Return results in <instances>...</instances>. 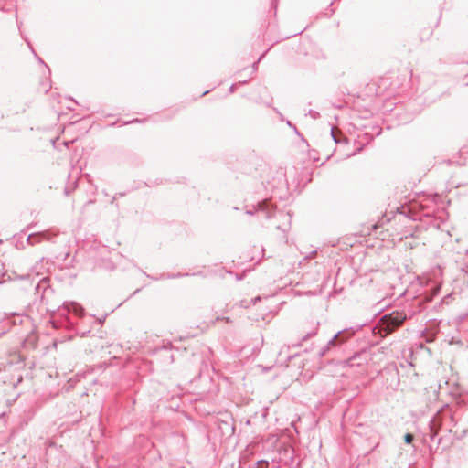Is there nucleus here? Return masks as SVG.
<instances>
[{
	"label": "nucleus",
	"instance_id": "f3484780",
	"mask_svg": "<svg viewBox=\"0 0 468 468\" xmlns=\"http://www.w3.org/2000/svg\"><path fill=\"white\" fill-rule=\"evenodd\" d=\"M238 84L234 83L232 84L230 87H229V92L230 93H233L236 90V87H237Z\"/></svg>",
	"mask_w": 468,
	"mask_h": 468
},
{
	"label": "nucleus",
	"instance_id": "1a4fd4ad",
	"mask_svg": "<svg viewBox=\"0 0 468 468\" xmlns=\"http://www.w3.org/2000/svg\"><path fill=\"white\" fill-rule=\"evenodd\" d=\"M270 463L267 460H259L255 463L249 466V468H268Z\"/></svg>",
	"mask_w": 468,
	"mask_h": 468
},
{
	"label": "nucleus",
	"instance_id": "bb28decb",
	"mask_svg": "<svg viewBox=\"0 0 468 468\" xmlns=\"http://www.w3.org/2000/svg\"><path fill=\"white\" fill-rule=\"evenodd\" d=\"M245 83H247V80L239 81V84H245Z\"/></svg>",
	"mask_w": 468,
	"mask_h": 468
},
{
	"label": "nucleus",
	"instance_id": "393cba45",
	"mask_svg": "<svg viewBox=\"0 0 468 468\" xmlns=\"http://www.w3.org/2000/svg\"><path fill=\"white\" fill-rule=\"evenodd\" d=\"M442 440H443V438H442V437L439 438V440H438V445H439V444H441V443H442Z\"/></svg>",
	"mask_w": 468,
	"mask_h": 468
},
{
	"label": "nucleus",
	"instance_id": "412c9836",
	"mask_svg": "<svg viewBox=\"0 0 468 468\" xmlns=\"http://www.w3.org/2000/svg\"><path fill=\"white\" fill-rule=\"evenodd\" d=\"M288 349H289V346H283V347H282V349H281V351H280V354H279V355H280V356H282V353H283V352H285V351H287Z\"/></svg>",
	"mask_w": 468,
	"mask_h": 468
},
{
	"label": "nucleus",
	"instance_id": "7ed1b4c3",
	"mask_svg": "<svg viewBox=\"0 0 468 468\" xmlns=\"http://www.w3.org/2000/svg\"><path fill=\"white\" fill-rule=\"evenodd\" d=\"M406 318L407 316L400 313L385 315L380 325V330L384 331L386 335H388L400 326Z\"/></svg>",
	"mask_w": 468,
	"mask_h": 468
},
{
	"label": "nucleus",
	"instance_id": "f03ea898",
	"mask_svg": "<svg viewBox=\"0 0 468 468\" xmlns=\"http://www.w3.org/2000/svg\"><path fill=\"white\" fill-rule=\"evenodd\" d=\"M446 420L452 421V412L444 409L438 410L431 418L429 423V438L431 441H433L437 437L440 430L443 427L444 421Z\"/></svg>",
	"mask_w": 468,
	"mask_h": 468
},
{
	"label": "nucleus",
	"instance_id": "39448f33",
	"mask_svg": "<svg viewBox=\"0 0 468 468\" xmlns=\"http://www.w3.org/2000/svg\"><path fill=\"white\" fill-rule=\"evenodd\" d=\"M53 234L49 231H40L28 235L27 238V243L33 246L41 242L42 240H51Z\"/></svg>",
	"mask_w": 468,
	"mask_h": 468
},
{
	"label": "nucleus",
	"instance_id": "c85d7f7f",
	"mask_svg": "<svg viewBox=\"0 0 468 468\" xmlns=\"http://www.w3.org/2000/svg\"><path fill=\"white\" fill-rule=\"evenodd\" d=\"M208 92H209V90H206V91H204V92H203V94H202V95H206V94H207V93H208Z\"/></svg>",
	"mask_w": 468,
	"mask_h": 468
},
{
	"label": "nucleus",
	"instance_id": "f257e3e1",
	"mask_svg": "<svg viewBox=\"0 0 468 468\" xmlns=\"http://www.w3.org/2000/svg\"><path fill=\"white\" fill-rule=\"evenodd\" d=\"M355 332L352 327L337 332L325 346L320 348L317 353L318 356H336L342 350L343 346L354 335Z\"/></svg>",
	"mask_w": 468,
	"mask_h": 468
},
{
	"label": "nucleus",
	"instance_id": "9b49d317",
	"mask_svg": "<svg viewBox=\"0 0 468 468\" xmlns=\"http://www.w3.org/2000/svg\"><path fill=\"white\" fill-rule=\"evenodd\" d=\"M413 440H414V435H413V434H411V433H406V434L404 435V441H405V443H407V444H411V443H412V441H413Z\"/></svg>",
	"mask_w": 468,
	"mask_h": 468
},
{
	"label": "nucleus",
	"instance_id": "0eeeda50",
	"mask_svg": "<svg viewBox=\"0 0 468 468\" xmlns=\"http://www.w3.org/2000/svg\"><path fill=\"white\" fill-rule=\"evenodd\" d=\"M63 308L67 312L72 313L75 315L80 316V317L84 314L83 307L80 304H79L78 303H76V302H69V303L66 302L63 304Z\"/></svg>",
	"mask_w": 468,
	"mask_h": 468
},
{
	"label": "nucleus",
	"instance_id": "2eb2a0df",
	"mask_svg": "<svg viewBox=\"0 0 468 468\" xmlns=\"http://www.w3.org/2000/svg\"><path fill=\"white\" fill-rule=\"evenodd\" d=\"M217 321H219V320H222V321H225L226 323H230L231 322V319L229 317H220V316H218L216 318Z\"/></svg>",
	"mask_w": 468,
	"mask_h": 468
},
{
	"label": "nucleus",
	"instance_id": "b1692460",
	"mask_svg": "<svg viewBox=\"0 0 468 468\" xmlns=\"http://www.w3.org/2000/svg\"><path fill=\"white\" fill-rule=\"evenodd\" d=\"M310 113H311V115H313L314 117H315V116L318 114L317 112H313V111H310Z\"/></svg>",
	"mask_w": 468,
	"mask_h": 468
},
{
	"label": "nucleus",
	"instance_id": "4468645a",
	"mask_svg": "<svg viewBox=\"0 0 468 468\" xmlns=\"http://www.w3.org/2000/svg\"><path fill=\"white\" fill-rule=\"evenodd\" d=\"M34 341H35V337L34 336H30L28 338L26 339L25 341V345L27 346V344H32L34 345Z\"/></svg>",
	"mask_w": 468,
	"mask_h": 468
},
{
	"label": "nucleus",
	"instance_id": "6e6552de",
	"mask_svg": "<svg viewBox=\"0 0 468 468\" xmlns=\"http://www.w3.org/2000/svg\"><path fill=\"white\" fill-rule=\"evenodd\" d=\"M331 136L335 144L347 143V138L342 134L337 135L333 128L331 129Z\"/></svg>",
	"mask_w": 468,
	"mask_h": 468
},
{
	"label": "nucleus",
	"instance_id": "ddd939ff",
	"mask_svg": "<svg viewBox=\"0 0 468 468\" xmlns=\"http://www.w3.org/2000/svg\"><path fill=\"white\" fill-rule=\"evenodd\" d=\"M189 273H176V274H168L167 275V278L168 279H176V278H179V277H183V276H188Z\"/></svg>",
	"mask_w": 468,
	"mask_h": 468
},
{
	"label": "nucleus",
	"instance_id": "20e7f679",
	"mask_svg": "<svg viewBox=\"0 0 468 468\" xmlns=\"http://www.w3.org/2000/svg\"><path fill=\"white\" fill-rule=\"evenodd\" d=\"M255 213L262 214L265 218H271L275 214L271 204L267 199L259 202L257 207L246 211L248 215H254Z\"/></svg>",
	"mask_w": 468,
	"mask_h": 468
},
{
	"label": "nucleus",
	"instance_id": "cd10ccee",
	"mask_svg": "<svg viewBox=\"0 0 468 468\" xmlns=\"http://www.w3.org/2000/svg\"><path fill=\"white\" fill-rule=\"evenodd\" d=\"M25 40L27 42V45L29 46V48L32 49V48L30 46V42H28L27 38H25Z\"/></svg>",
	"mask_w": 468,
	"mask_h": 468
},
{
	"label": "nucleus",
	"instance_id": "f8f14e48",
	"mask_svg": "<svg viewBox=\"0 0 468 468\" xmlns=\"http://www.w3.org/2000/svg\"><path fill=\"white\" fill-rule=\"evenodd\" d=\"M267 51H265L256 62L252 64V73H255L258 70V63L263 58Z\"/></svg>",
	"mask_w": 468,
	"mask_h": 468
},
{
	"label": "nucleus",
	"instance_id": "c756f323",
	"mask_svg": "<svg viewBox=\"0 0 468 468\" xmlns=\"http://www.w3.org/2000/svg\"><path fill=\"white\" fill-rule=\"evenodd\" d=\"M443 409L448 410L451 412V410L448 409V405H445V408H443Z\"/></svg>",
	"mask_w": 468,
	"mask_h": 468
},
{
	"label": "nucleus",
	"instance_id": "dca6fc26",
	"mask_svg": "<svg viewBox=\"0 0 468 468\" xmlns=\"http://www.w3.org/2000/svg\"><path fill=\"white\" fill-rule=\"evenodd\" d=\"M46 281L42 280L36 287L37 291H38L42 286H46Z\"/></svg>",
	"mask_w": 468,
	"mask_h": 468
},
{
	"label": "nucleus",
	"instance_id": "423d86ee",
	"mask_svg": "<svg viewBox=\"0 0 468 468\" xmlns=\"http://www.w3.org/2000/svg\"><path fill=\"white\" fill-rule=\"evenodd\" d=\"M367 361V352H358L349 357L346 363L349 367H360Z\"/></svg>",
	"mask_w": 468,
	"mask_h": 468
},
{
	"label": "nucleus",
	"instance_id": "4be33fe9",
	"mask_svg": "<svg viewBox=\"0 0 468 468\" xmlns=\"http://www.w3.org/2000/svg\"><path fill=\"white\" fill-rule=\"evenodd\" d=\"M140 122L141 121L139 119H133V121L127 122L125 123L127 124V123H133V122Z\"/></svg>",
	"mask_w": 468,
	"mask_h": 468
},
{
	"label": "nucleus",
	"instance_id": "5701e85b",
	"mask_svg": "<svg viewBox=\"0 0 468 468\" xmlns=\"http://www.w3.org/2000/svg\"><path fill=\"white\" fill-rule=\"evenodd\" d=\"M260 300H261V297H260V296H257V297H255L254 299H252V302H253V303L255 304V303H256L258 301H260Z\"/></svg>",
	"mask_w": 468,
	"mask_h": 468
},
{
	"label": "nucleus",
	"instance_id": "a211bd4d",
	"mask_svg": "<svg viewBox=\"0 0 468 468\" xmlns=\"http://www.w3.org/2000/svg\"><path fill=\"white\" fill-rule=\"evenodd\" d=\"M287 124H288V126L292 127L293 130L295 131V133L299 134L297 128L294 125H292L290 121L287 122Z\"/></svg>",
	"mask_w": 468,
	"mask_h": 468
},
{
	"label": "nucleus",
	"instance_id": "7c9ffc66",
	"mask_svg": "<svg viewBox=\"0 0 468 468\" xmlns=\"http://www.w3.org/2000/svg\"><path fill=\"white\" fill-rule=\"evenodd\" d=\"M17 27L20 29V24L18 21H17Z\"/></svg>",
	"mask_w": 468,
	"mask_h": 468
},
{
	"label": "nucleus",
	"instance_id": "a878e982",
	"mask_svg": "<svg viewBox=\"0 0 468 468\" xmlns=\"http://www.w3.org/2000/svg\"><path fill=\"white\" fill-rule=\"evenodd\" d=\"M292 357H293V356H287V358H286V360H287V361H290Z\"/></svg>",
	"mask_w": 468,
	"mask_h": 468
},
{
	"label": "nucleus",
	"instance_id": "aec40b11",
	"mask_svg": "<svg viewBox=\"0 0 468 468\" xmlns=\"http://www.w3.org/2000/svg\"><path fill=\"white\" fill-rule=\"evenodd\" d=\"M317 251L316 250H313L306 258L307 259H311L313 258L314 255H316Z\"/></svg>",
	"mask_w": 468,
	"mask_h": 468
},
{
	"label": "nucleus",
	"instance_id": "9d476101",
	"mask_svg": "<svg viewBox=\"0 0 468 468\" xmlns=\"http://www.w3.org/2000/svg\"><path fill=\"white\" fill-rule=\"evenodd\" d=\"M6 366L4 362L0 361V383H5L3 372L5 371Z\"/></svg>",
	"mask_w": 468,
	"mask_h": 468
},
{
	"label": "nucleus",
	"instance_id": "6ab92c4d",
	"mask_svg": "<svg viewBox=\"0 0 468 468\" xmlns=\"http://www.w3.org/2000/svg\"><path fill=\"white\" fill-rule=\"evenodd\" d=\"M315 333L313 332V333H308L305 336L303 337V341L306 340L308 337H310L311 335H314Z\"/></svg>",
	"mask_w": 468,
	"mask_h": 468
}]
</instances>
